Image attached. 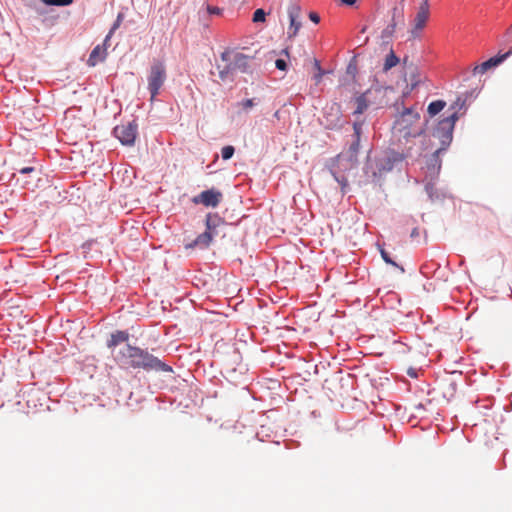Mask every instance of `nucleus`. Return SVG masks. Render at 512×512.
<instances>
[{"label": "nucleus", "instance_id": "nucleus-1", "mask_svg": "<svg viewBox=\"0 0 512 512\" xmlns=\"http://www.w3.org/2000/svg\"><path fill=\"white\" fill-rule=\"evenodd\" d=\"M115 360L121 365L134 369L163 372L172 371V368L169 365L150 354L147 350L131 346L129 344L119 350L115 356Z\"/></svg>", "mask_w": 512, "mask_h": 512}, {"label": "nucleus", "instance_id": "nucleus-2", "mask_svg": "<svg viewBox=\"0 0 512 512\" xmlns=\"http://www.w3.org/2000/svg\"><path fill=\"white\" fill-rule=\"evenodd\" d=\"M392 131L399 140L408 141L420 136L424 132L420 113L414 107L403 108L395 116Z\"/></svg>", "mask_w": 512, "mask_h": 512}, {"label": "nucleus", "instance_id": "nucleus-3", "mask_svg": "<svg viewBox=\"0 0 512 512\" xmlns=\"http://www.w3.org/2000/svg\"><path fill=\"white\" fill-rule=\"evenodd\" d=\"M463 104L464 101H461V99L458 98L457 101L451 106V109H453L454 112L450 116L446 117L445 119L441 120L438 123L433 135L434 137L441 140L443 147L437 149L434 153L435 155H438L442 150L445 149L446 146H448L451 143L455 122L458 119L456 108H461Z\"/></svg>", "mask_w": 512, "mask_h": 512}, {"label": "nucleus", "instance_id": "nucleus-4", "mask_svg": "<svg viewBox=\"0 0 512 512\" xmlns=\"http://www.w3.org/2000/svg\"><path fill=\"white\" fill-rule=\"evenodd\" d=\"M167 74L166 67L162 61L154 60L147 77L148 90L151 94V100H153L158 94L165 83Z\"/></svg>", "mask_w": 512, "mask_h": 512}, {"label": "nucleus", "instance_id": "nucleus-5", "mask_svg": "<svg viewBox=\"0 0 512 512\" xmlns=\"http://www.w3.org/2000/svg\"><path fill=\"white\" fill-rule=\"evenodd\" d=\"M366 93L372 105L383 107L389 104L391 97L395 94V90L389 86L374 85L366 90Z\"/></svg>", "mask_w": 512, "mask_h": 512}, {"label": "nucleus", "instance_id": "nucleus-6", "mask_svg": "<svg viewBox=\"0 0 512 512\" xmlns=\"http://www.w3.org/2000/svg\"><path fill=\"white\" fill-rule=\"evenodd\" d=\"M138 125L132 121L114 128V135L123 145H133L137 135Z\"/></svg>", "mask_w": 512, "mask_h": 512}, {"label": "nucleus", "instance_id": "nucleus-7", "mask_svg": "<svg viewBox=\"0 0 512 512\" xmlns=\"http://www.w3.org/2000/svg\"><path fill=\"white\" fill-rule=\"evenodd\" d=\"M223 198L222 193L217 189H208L192 198V202L196 205L202 204L206 207L215 208L219 205Z\"/></svg>", "mask_w": 512, "mask_h": 512}, {"label": "nucleus", "instance_id": "nucleus-8", "mask_svg": "<svg viewBox=\"0 0 512 512\" xmlns=\"http://www.w3.org/2000/svg\"><path fill=\"white\" fill-rule=\"evenodd\" d=\"M429 18V0H422L414 19V27L411 34L414 38L419 36Z\"/></svg>", "mask_w": 512, "mask_h": 512}, {"label": "nucleus", "instance_id": "nucleus-9", "mask_svg": "<svg viewBox=\"0 0 512 512\" xmlns=\"http://www.w3.org/2000/svg\"><path fill=\"white\" fill-rule=\"evenodd\" d=\"M287 12H288L289 20H290V26L288 28L287 34L291 38V37H295L297 35L299 29L301 28V22L299 21L300 14H301V8L297 4H291L288 7Z\"/></svg>", "mask_w": 512, "mask_h": 512}, {"label": "nucleus", "instance_id": "nucleus-10", "mask_svg": "<svg viewBox=\"0 0 512 512\" xmlns=\"http://www.w3.org/2000/svg\"><path fill=\"white\" fill-rule=\"evenodd\" d=\"M225 224V220L217 213H208L205 219V232L209 233L214 239L219 234V228Z\"/></svg>", "mask_w": 512, "mask_h": 512}, {"label": "nucleus", "instance_id": "nucleus-11", "mask_svg": "<svg viewBox=\"0 0 512 512\" xmlns=\"http://www.w3.org/2000/svg\"><path fill=\"white\" fill-rule=\"evenodd\" d=\"M107 45L108 43H105L104 41L102 45H97L96 47H94L87 60V64L90 67H94L98 63L103 62L106 59Z\"/></svg>", "mask_w": 512, "mask_h": 512}, {"label": "nucleus", "instance_id": "nucleus-12", "mask_svg": "<svg viewBox=\"0 0 512 512\" xmlns=\"http://www.w3.org/2000/svg\"><path fill=\"white\" fill-rule=\"evenodd\" d=\"M510 54H512V50H509L507 53L492 57L488 59L487 61L483 62L482 64L476 66L473 70L474 74H484L486 71H488L492 67H496L499 65L502 61H504Z\"/></svg>", "mask_w": 512, "mask_h": 512}, {"label": "nucleus", "instance_id": "nucleus-13", "mask_svg": "<svg viewBox=\"0 0 512 512\" xmlns=\"http://www.w3.org/2000/svg\"><path fill=\"white\" fill-rule=\"evenodd\" d=\"M250 57L242 54L237 53L234 56L233 61L229 64V69H232L234 71H240L243 73L250 71Z\"/></svg>", "mask_w": 512, "mask_h": 512}, {"label": "nucleus", "instance_id": "nucleus-14", "mask_svg": "<svg viewBox=\"0 0 512 512\" xmlns=\"http://www.w3.org/2000/svg\"><path fill=\"white\" fill-rule=\"evenodd\" d=\"M212 241H213V239H212L211 235L204 231L203 233L199 234L193 241L186 244L185 248L186 249L198 248L201 250L207 249L211 245Z\"/></svg>", "mask_w": 512, "mask_h": 512}, {"label": "nucleus", "instance_id": "nucleus-15", "mask_svg": "<svg viewBox=\"0 0 512 512\" xmlns=\"http://www.w3.org/2000/svg\"><path fill=\"white\" fill-rule=\"evenodd\" d=\"M19 174L23 176V178H17V182H21L23 187L30 188L31 186H34L33 180L38 179V175L34 167H24L19 170Z\"/></svg>", "mask_w": 512, "mask_h": 512}, {"label": "nucleus", "instance_id": "nucleus-16", "mask_svg": "<svg viewBox=\"0 0 512 512\" xmlns=\"http://www.w3.org/2000/svg\"><path fill=\"white\" fill-rule=\"evenodd\" d=\"M129 339V334L126 331H116L111 334L109 340L107 341V347L109 349H114L116 346L126 343Z\"/></svg>", "mask_w": 512, "mask_h": 512}, {"label": "nucleus", "instance_id": "nucleus-17", "mask_svg": "<svg viewBox=\"0 0 512 512\" xmlns=\"http://www.w3.org/2000/svg\"><path fill=\"white\" fill-rule=\"evenodd\" d=\"M355 104L356 108L353 112L354 115H360L364 113L367 110V108L370 105H372L366 91L359 95L358 97H356Z\"/></svg>", "mask_w": 512, "mask_h": 512}, {"label": "nucleus", "instance_id": "nucleus-18", "mask_svg": "<svg viewBox=\"0 0 512 512\" xmlns=\"http://www.w3.org/2000/svg\"><path fill=\"white\" fill-rule=\"evenodd\" d=\"M330 112L327 115V127L334 128L339 124L340 121V106L338 104H332L329 108Z\"/></svg>", "mask_w": 512, "mask_h": 512}, {"label": "nucleus", "instance_id": "nucleus-19", "mask_svg": "<svg viewBox=\"0 0 512 512\" xmlns=\"http://www.w3.org/2000/svg\"><path fill=\"white\" fill-rule=\"evenodd\" d=\"M446 106V102L443 100H436L431 102L428 105L427 111L431 117L437 115L439 112H441Z\"/></svg>", "mask_w": 512, "mask_h": 512}, {"label": "nucleus", "instance_id": "nucleus-20", "mask_svg": "<svg viewBox=\"0 0 512 512\" xmlns=\"http://www.w3.org/2000/svg\"><path fill=\"white\" fill-rule=\"evenodd\" d=\"M399 62V59L398 57L394 54L393 51H391L387 56H386V59H385V63H384V67L383 69L385 71H388L389 69L393 68L394 66H396Z\"/></svg>", "mask_w": 512, "mask_h": 512}, {"label": "nucleus", "instance_id": "nucleus-21", "mask_svg": "<svg viewBox=\"0 0 512 512\" xmlns=\"http://www.w3.org/2000/svg\"><path fill=\"white\" fill-rule=\"evenodd\" d=\"M408 81L410 83L411 90H413L415 87L419 85V83L421 82V77L418 73L417 68H414L413 71L410 73Z\"/></svg>", "mask_w": 512, "mask_h": 512}, {"label": "nucleus", "instance_id": "nucleus-22", "mask_svg": "<svg viewBox=\"0 0 512 512\" xmlns=\"http://www.w3.org/2000/svg\"><path fill=\"white\" fill-rule=\"evenodd\" d=\"M380 254L382 259L385 261V263L390 264L396 268H398L402 273L404 272V268L400 265H398L396 262H394L391 257L389 256V253L385 251L384 249H380Z\"/></svg>", "mask_w": 512, "mask_h": 512}, {"label": "nucleus", "instance_id": "nucleus-23", "mask_svg": "<svg viewBox=\"0 0 512 512\" xmlns=\"http://www.w3.org/2000/svg\"><path fill=\"white\" fill-rule=\"evenodd\" d=\"M401 22H403V9L394 7L392 10L391 23H394L397 25L398 23H401Z\"/></svg>", "mask_w": 512, "mask_h": 512}, {"label": "nucleus", "instance_id": "nucleus-24", "mask_svg": "<svg viewBox=\"0 0 512 512\" xmlns=\"http://www.w3.org/2000/svg\"><path fill=\"white\" fill-rule=\"evenodd\" d=\"M46 5L55 6H68L72 4L73 0H41Z\"/></svg>", "mask_w": 512, "mask_h": 512}, {"label": "nucleus", "instance_id": "nucleus-25", "mask_svg": "<svg viewBox=\"0 0 512 512\" xmlns=\"http://www.w3.org/2000/svg\"><path fill=\"white\" fill-rule=\"evenodd\" d=\"M235 152V149L233 146L228 145L222 148L221 150V156L224 160L230 159Z\"/></svg>", "mask_w": 512, "mask_h": 512}, {"label": "nucleus", "instance_id": "nucleus-26", "mask_svg": "<svg viewBox=\"0 0 512 512\" xmlns=\"http://www.w3.org/2000/svg\"><path fill=\"white\" fill-rule=\"evenodd\" d=\"M360 139L355 138L353 143L350 145L349 152L351 157H355L359 151Z\"/></svg>", "mask_w": 512, "mask_h": 512}, {"label": "nucleus", "instance_id": "nucleus-27", "mask_svg": "<svg viewBox=\"0 0 512 512\" xmlns=\"http://www.w3.org/2000/svg\"><path fill=\"white\" fill-rule=\"evenodd\" d=\"M121 18H122V15L119 14L118 17H117V20L115 21V23L113 24V27L111 28L110 32L108 33V35L105 37V43H108L112 34L114 33V31L119 27L120 25V22H121Z\"/></svg>", "mask_w": 512, "mask_h": 512}, {"label": "nucleus", "instance_id": "nucleus-28", "mask_svg": "<svg viewBox=\"0 0 512 512\" xmlns=\"http://www.w3.org/2000/svg\"><path fill=\"white\" fill-rule=\"evenodd\" d=\"M234 70L229 69V65H227L224 69L219 70V78L222 81L227 80L230 77V74H232Z\"/></svg>", "mask_w": 512, "mask_h": 512}, {"label": "nucleus", "instance_id": "nucleus-29", "mask_svg": "<svg viewBox=\"0 0 512 512\" xmlns=\"http://www.w3.org/2000/svg\"><path fill=\"white\" fill-rule=\"evenodd\" d=\"M265 12L263 9H257L253 14V21L254 22H262L265 20Z\"/></svg>", "mask_w": 512, "mask_h": 512}, {"label": "nucleus", "instance_id": "nucleus-30", "mask_svg": "<svg viewBox=\"0 0 512 512\" xmlns=\"http://www.w3.org/2000/svg\"><path fill=\"white\" fill-rule=\"evenodd\" d=\"M362 125H363V123L362 122H358V121L353 123L354 138H357V139L361 138Z\"/></svg>", "mask_w": 512, "mask_h": 512}, {"label": "nucleus", "instance_id": "nucleus-31", "mask_svg": "<svg viewBox=\"0 0 512 512\" xmlns=\"http://www.w3.org/2000/svg\"><path fill=\"white\" fill-rule=\"evenodd\" d=\"M396 24L390 23L384 30H383V36L384 37H390L393 35L396 29Z\"/></svg>", "mask_w": 512, "mask_h": 512}, {"label": "nucleus", "instance_id": "nucleus-32", "mask_svg": "<svg viewBox=\"0 0 512 512\" xmlns=\"http://www.w3.org/2000/svg\"><path fill=\"white\" fill-rule=\"evenodd\" d=\"M239 105L244 109L248 110L254 106V100L253 99H246L239 103Z\"/></svg>", "mask_w": 512, "mask_h": 512}, {"label": "nucleus", "instance_id": "nucleus-33", "mask_svg": "<svg viewBox=\"0 0 512 512\" xmlns=\"http://www.w3.org/2000/svg\"><path fill=\"white\" fill-rule=\"evenodd\" d=\"M315 66L318 70V73L315 75V80H316V83H319L324 74V71L321 69L320 64L317 60H315Z\"/></svg>", "mask_w": 512, "mask_h": 512}, {"label": "nucleus", "instance_id": "nucleus-34", "mask_svg": "<svg viewBox=\"0 0 512 512\" xmlns=\"http://www.w3.org/2000/svg\"><path fill=\"white\" fill-rule=\"evenodd\" d=\"M206 12L210 15H219L221 13V9L218 7L207 5Z\"/></svg>", "mask_w": 512, "mask_h": 512}, {"label": "nucleus", "instance_id": "nucleus-35", "mask_svg": "<svg viewBox=\"0 0 512 512\" xmlns=\"http://www.w3.org/2000/svg\"><path fill=\"white\" fill-rule=\"evenodd\" d=\"M275 66H276L277 69L284 71L287 68V63H286V61L284 59H277L275 61Z\"/></svg>", "mask_w": 512, "mask_h": 512}, {"label": "nucleus", "instance_id": "nucleus-36", "mask_svg": "<svg viewBox=\"0 0 512 512\" xmlns=\"http://www.w3.org/2000/svg\"><path fill=\"white\" fill-rule=\"evenodd\" d=\"M309 18H310L311 21H313L316 24L319 23V21H320L319 15L317 13H315V12H311L309 14Z\"/></svg>", "mask_w": 512, "mask_h": 512}, {"label": "nucleus", "instance_id": "nucleus-37", "mask_svg": "<svg viewBox=\"0 0 512 512\" xmlns=\"http://www.w3.org/2000/svg\"><path fill=\"white\" fill-rule=\"evenodd\" d=\"M420 236V231L418 228H414L412 231H411V234H410V237L412 239H416Z\"/></svg>", "mask_w": 512, "mask_h": 512}, {"label": "nucleus", "instance_id": "nucleus-38", "mask_svg": "<svg viewBox=\"0 0 512 512\" xmlns=\"http://www.w3.org/2000/svg\"><path fill=\"white\" fill-rule=\"evenodd\" d=\"M343 3L347 4V5H353L355 3L356 0H341Z\"/></svg>", "mask_w": 512, "mask_h": 512}, {"label": "nucleus", "instance_id": "nucleus-39", "mask_svg": "<svg viewBox=\"0 0 512 512\" xmlns=\"http://www.w3.org/2000/svg\"><path fill=\"white\" fill-rule=\"evenodd\" d=\"M282 53H283V54H285L286 56H289V52H288V49H287V48H286V49H284V50L282 51Z\"/></svg>", "mask_w": 512, "mask_h": 512}, {"label": "nucleus", "instance_id": "nucleus-40", "mask_svg": "<svg viewBox=\"0 0 512 512\" xmlns=\"http://www.w3.org/2000/svg\"><path fill=\"white\" fill-rule=\"evenodd\" d=\"M226 56H227V54L223 53L221 57H222L223 60H226Z\"/></svg>", "mask_w": 512, "mask_h": 512}]
</instances>
